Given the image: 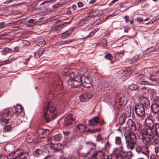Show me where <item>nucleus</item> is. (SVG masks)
<instances>
[{"mask_svg":"<svg viewBox=\"0 0 159 159\" xmlns=\"http://www.w3.org/2000/svg\"><path fill=\"white\" fill-rule=\"evenodd\" d=\"M142 147L139 146H137L135 148V150L138 153H141L142 151Z\"/></svg>","mask_w":159,"mask_h":159,"instance_id":"obj_44","label":"nucleus"},{"mask_svg":"<svg viewBox=\"0 0 159 159\" xmlns=\"http://www.w3.org/2000/svg\"><path fill=\"white\" fill-rule=\"evenodd\" d=\"M115 143L116 145H120L119 149L120 151H122L123 150V147L121 145V140L120 137L116 136L115 137Z\"/></svg>","mask_w":159,"mask_h":159,"instance_id":"obj_21","label":"nucleus"},{"mask_svg":"<svg viewBox=\"0 0 159 159\" xmlns=\"http://www.w3.org/2000/svg\"><path fill=\"white\" fill-rule=\"evenodd\" d=\"M151 69V68H145L144 70V73H145V72L146 73L145 75H147V74H149L150 73V70Z\"/></svg>","mask_w":159,"mask_h":159,"instance_id":"obj_48","label":"nucleus"},{"mask_svg":"<svg viewBox=\"0 0 159 159\" xmlns=\"http://www.w3.org/2000/svg\"><path fill=\"white\" fill-rule=\"evenodd\" d=\"M150 79L153 81H157L159 80V74L158 75H150Z\"/></svg>","mask_w":159,"mask_h":159,"instance_id":"obj_33","label":"nucleus"},{"mask_svg":"<svg viewBox=\"0 0 159 159\" xmlns=\"http://www.w3.org/2000/svg\"><path fill=\"white\" fill-rule=\"evenodd\" d=\"M45 134V132L44 130H43L42 129H40L38 130V134H40L41 135H44Z\"/></svg>","mask_w":159,"mask_h":159,"instance_id":"obj_49","label":"nucleus"},{"mask_svg":"<svg viewBox=\"0 0 159 159\" xmlns=\"http://www.w3.org/2000/svg\"><path fill=\"white\" fill-rule=\"evenodd\" d=\"M129 88L132 90H135L138 89V86L135 84H132L129 85Z\"/></svg>","mask_w":159,"mask_h":159,"instance_id":"obj_34","label":"nucleus"},{"mask_svg":"<svg viewBox=\"0 0 159 159\" xmlns=\"http://www.w3.org/2000/svg\"><path fill=\"white\" fill-rule=\"evenodd\" d=\"M45 44V42L44 39L41 37L40 39L38 41V45L40 47H43Z\"/></svg>","mask_w":159,"mask_h":159,"instance_id":"obj_32","label":"nucleus"},{"mask_svg":"<svg viewBox=\"0 0 159 159\" xmlns=\"http://www.w3.org/2000/svg\"><path fill=\"white\" fill-rule=\"evenodd\" d=\"M15 115H16V116H19L20 114L23 113L22 108L21 105H17L14 107Z\"/></svg>","mask_w":159,"mask_h":159,"instance_id":"obj_17","label":"nucleus"},{"mask_svg":"<svg viewBox=\"0 0 159 159\" xmlns=\"http://www.w3.org/2000/svg\"><path fill=\"white\" fill-rule=\"evenodd\" d=\"M5 26V25L4 22L0 23V29L4 28Z\"/></svg>","mask_w":159,"mask_h":159,"instance_id":"obj_52","label":"nucleus"},{"mask_svg":"<svg viewBox=\"0 0 159 159\" xmlns=\"http://www.w3.org/2000/svg\"><path fill=\"white\" fill-rule=\"evenodd\" d=\"M92 97V95L90 93H86L79 97L80 100L84 102L88 101Z\"/></svg>","mask_w":159,"mask_h":159,"instance_id":"obj_12","label":"nucleus"},{"mask_svg":"<svg viewBox=\"0 0 159 159\" xmlns=\"http://www.w3.org/2000/svg\"><path fill=\"white\" fill-rule=\"evenodd\" d=\"M20 47L19 46H16L14 48V51L15 52H18L19 51Z\"/></svg>","mask_w":159,"mask_h":159,"instance_id":"obj_58","label":"nucleus"},{"mask_svg":"<svg viewBox=\"0 0 159 159\" xmlns=\"http://www.w3.org/2000/svg\"><path fill=\"white\" fill-rule=\"evenodd\" d=\"M98 123L102 125L103 124V120L98 116H95L89 121V125L90 126H95L97 125Z\"/></svg>","mask_w":159,"mask_h":159,"instance_id":"obj_7","label":"nucleus"},{"mask_svg":"<svg viewBox=\"0 0 159 159\" xmlns=\"http://www.w3.org/2000/svg\"><path fill=\"white\" fill-rule=\"evenodd\" d=\"M116 159H131L127 157H124L121 155H119L116 156Z\"/></svg>","mask_w":159,"mask_h":159,"instance_id":"obj_38","label":"nucleus"},{"mask_svg":"<svg viewBox=\"0 0 159 159\" xmlns=\"http://www.w3.org/2000/svg\"><path fill=\"white\" fill-rule=\"evenodd\" d=\"M74 120L73 117V115L72 114H70L65 118L63 124L64 127H67L71 125Z\"/></svg>","mask_w":159,"mask_h":159,"instance_id":"obj_9","label":"nucleus"},{"mask_svg":"<svg viewBox=\"0 0 159 159\" xmlns=\"http://www.w3.org/2000/svg\"><path fill=\"white\" fill-rule=\"evenodd\" d=\"M43 51L42 50H39L34 53V57L36 58H38L42 54Z\"/></svg>","mask_w":159,"mask_h":159,"instance_id":"obj_30","label":"nucleus"},{"mask_svg":"<svg viewBox=\"0 0 159 159\" xmlns=\"http://www.w3.org/2000/svg\"><path fill=\"white\" fill-rule=\"evenodd\" d=\"M96 32V31L95 30L92 31L85 38H84V39L86 38L87 37H91Z\"/></svg>","mask_w":159,"mask_h":159,"instance_id":"obj_47","label":"nucleus"},{"mask_svg":"<svg viewBox=\"0 0 159 159\" xmlns=\"http://www.w3.org/2000/svg\"><path fill=\"white\" fill-rule=\"evenodd\" d=\"M90 20V18H89V16H87L84 18L80 20L78 23V25L79 26H82L84 25L87 23Z\"/></svg>","mask_w":159,"mask_h":159,"instance_id":"obj_25","label":"nucleus"},{"mask_svg":"<svg viewBox=\"0 0 159 159\" xmlns=\"http://www.w3.org/2000/svg\"><path fill=\"white\" fill-rule=\"evenodd\" d=\"M70 22H64L62 23H61L60 24H59L58 25V26H62V28H63L64 26H63V25H65V26L67 24H70Z\"/></svg>","mask_w":159,"mask_h":159,"instance_id":"obj_53","label":"nucleus"},{"mask_svg":"<svg viewBox=\"0 0 159 159\" xmlns=\"http://www.w3.org/2000/svg\"><path fill=\"white\" fill-rule=\"evenodd\" d=\"M12 127L11 125H8L6 126L3 128V129L5 131L7 132L11 130Z\"/></svg>","mask_w":159,"mask_h":159,"instance_id":"obj_39","label":"nucleus"},{"mask_svg":"<svg viewBox=\"0 0 159 159\" xmlns=\"http://www.w3.org/2000/svg\"><path fill=\"white\" fill-rule=\"evenodd\" d=\"M1 124L3 125H5L8 123V120L5 119H2L0 120Z\"/></svg>","mask_w":159,"mask_h":159,"instance_id":"obj_43","label":"nucleus"},{"mask_svg":"<svg viewBox=\"0 0 159 159\" xmlns=\"http://www.w3.org/2000/svg\"><path fill=\"white\" fill-rule=\"evenodd\" d=\"M52 156L51 154H48L44 157L43 159H51Z\"/></svg>","mask_w":159,"mask_h":159,"instance_id":"obj_51","label":"nucleus"},{"mask_svg":"<svg viewBox=\"0 0 159 159\" xmlns=\"http://www.w3.org/2000/svg\"><path fill=\"white\" fill-rule=\"evenodd\" d=\"M154 128H147L142 130V136H146L148 137H152L154 135Z\"/></svg>","mask_w":159,"mask_h":159,"instance_id":"obj_10","label":"nucleus"},{"mask_svg":"<svg viewBox=\"0 0 159 159\" xmlns=\"http://www.w3.org/2000/svg\"><path fill=\"white\" fill-rule=\"evenodd\" d=\"M52 102H48L45 107L44 108V116L45 120L49 122L56 116V111L55 105H53Z\"/></svg>","mask_w":159,"mask_h":159,"instance_id":"obj_1","label":"nucleus"},{"mask_svg":"<svg viewBox=\"0 0 159 159\" xmlns=\"http://www.w3.org/2000/svg\"><path fill=\"white\" fill-rule=\"evenodd\" d=\"M69 34L66 32L64 33L62 35V37L63 38H65L69 35Z\"/></svg>","mask_w":159,"mask_h":159,"instance_id":"obj_55","label":"nucleus"},{"mask_svg":"<svg viewBox=\"0 0 159 159\" xmlns=\"http://www.w3.org/2000/svg\"><path fill=\"white\" fill-rule=\"evenodd\" d=\"M105 57L108 60H111L112 58V56L111 54L107 53L105 56Z\"/></svg>","mask_w":159,"mask_h":159,"instance_id":"obj_42","label":"nucleus"},{"mask_svg":"<svg viewBox=\"0 0 159 159\" xmlns=\"http://www.w3.org/2000/svg\"><path fill=\"white\" fill-rule=\"evenodd\" d=\"M44 151L43 150L37 148L34 153V156L36 157H38L42 154Z\"/></svg>","mask_w":159,"mask_h":159,"instance_id":"obj_26","label":"nucleus"},{"mask_svg":"<svg viewBox=\"0 0 159 159\" xmlns=\"http://www.w3.org/2000/svg\"><path fill=\"white\" fill-rule=\"evenodd\" d=\"M131 73L128 71V70H125L124 71L123 73L120 77L121 80L123 81L126 80L131 75Z\"/></svg>","mask_w":159,"mask_h":159,"instance_id":"obj_19","label":"nucleus"},{"mask_svg":"<svg viewBox=\"0 0 159 159\" xmlns=\"http://www.w3.org/2000/svg\"><path fill=\"white\" fill-rule=\"evenodd\" d=\"M150 159H156V155L154 154H152L150 156Z\"/></svg>","mask_w":159,"mask_h":159,"instance_id":"obj_64","label":"nucleus"},{"mask_svg":"<svg viewBox=\"0 0 159 159\" xmlns=\"http://www.w3.org/2000/svg\"><path fill=\"white\" fill-rule=\"evenodd\" d=\"M155 150L156 156L159 157V148L157 147H156L155 148Z\"/></svg>","mask_w":159,"mask_h":159,"instance_id":"obj_46","label":"nucleus"},{"mask_svg":"<svg viewBox=\"0 0 159 159\" xmlns=\"http://www.w3.org/2000/svg\"><path fill=\"white\" fill-rule=\"evenodd\" d=\"M98 13L99 11L98 10H94L91 11L89 14V16H89V18H90V17H94L98 16Z\"/></svg>","mask_w":159,"mask_h":159,"instance_id":"obj_27","label":"nucleus"},{"mask_svg":"<svg viewBox=\"0 0 159 159\" xmlns=\"http://www.w3.org/2000/svg\"><path fill=\"white\" fill-rule=\"evenodd\" d=\"M153 138L152 139L153 142L156 144H157L159 143V139L158 138L157 139H153L154 135L152 136Z\"/></svg>","mask_w":159,"mask_h":159,"instance_id":"obj_50","label":"nucleus"},{"mask_svg":"<svg viewBox=\"0 0 159 159\" xmlns=\"http://www.w3.org/2000/svg\"><path fill=\"white\" fill-rule=\"evenodd\" d=\"M104 154L101 151H97V158L104 159Z\"/></svg>","mask_w":159,"mask_h":159,"instance_id":"obj_35","label":"nucleus"},{"mask_svg":"<svg viewBox=\"0 0 159 159\" xmlns=\"http://www.w3.org/2000/svg\"><path fill=\"white\" fill-rule=\"evenodd\" d=\"M91 157L92 159H98L97 158V151H95L91 155Z\"/></svg>","mask_w":159,"mask_h":159,"instance_id":"obj_41","label":"nucleus"},{"mask_svg":"<svg viewBox=\"0 0 159 159\" xmlns=\"http://www.w3.org/2000/svg\"><path fill=\"white\" fill-rule=\"evenodd\" d=\"M57 107H59L58 109H60L62 108L65 106V103L62 101H60L57 105Z\"/></svg>","mask_w":159,"mask_h":159,"instance_id":"obj_36","label":"nucleus"},{"mask_svg":"<svg viewBox=\"0 0 159 159\" xmlns=\"http://www.w3.org/2000/svg\"><path fill=\"white\" fill-rule=\"evenodd\" d=\"M52 0L45 1H43V2H42L40 4V5H42L44 4H45L49 3V2H52Z\"/></svg>","mask_w":159,"mask_h":159,"instance_id":"obj_56","label":"nucleus"},{"mask_svg":"<svg viewBox=\"0 0 159 159\" xmlns=\"http://www.w3.org/2000/svg\"><path fill=\"white\" fill-rule=\"evenodd\" d=\"M149 148L147 146H143L142 147L141 152L145 155L148 158L149 157Z\"/></svg>","mask_w":159,"mask_h":159,"instance_id":"obj_20","label":"nucleus"},{"mask_svg":"<svg viewBox=\"0 0 159 159\" xmlns=\"http://www.w3.org/2000/svg\"><path fill=\"white\" fill-rule=\"evenodd\" d=\"M63 147V145L61 143L53 144L52 143L51 148L53 150L54 152H56L61 150Z\"/></svg>","mask_w":159,"mask_h":159,"instance_id":"obj_13","label":"nucleus"},{"mask_svg":"<svg viewBox=\"0 0 159 159\" xmlns=\"http://www.w3.org/2000/svg\"><path fill=\"white\" fill-rule=\"evenodd\" d=\"M86 129V126L85 124L82 123L78 124L75 126L74 132L76 135L78 136L84 132Z\"/></svg>","mask_w":159,"mask_h":159,"instance_id":"obj_8","label":"nucleus"},{"mask_svg":"<svg viewBox=\"0 0 159 159\" xmlns=\"http://www.w3.org/2000/svg\"><path fill=\"white\" fill-rule=\"evenodd\" d=\"M25 153L26 152L23 150L18 149L10 153L6 157L8 159H25Z\"/></svg>","mask_w":159,"mask_h":159,"instance_id":"obj_4","label":"nucleus"},{"mask_svg":"<svg viewBox=\"0 0 159 159\" xmlns=\"http://www.w3.org/2000/svg\"><path fill=\"white\" fill-rule=\"evenodd\" d=\"M96 140L98 142L102 143L103 139L101 135L100 134H98L96 137Z\"/></svg>","mask_w":159,"mask_h":159,"instance_id":"obj_40","label":"nucleus"},{"mask_svg":"<svg viewBox=\"0 0 159 159\" xmlns=\"http://www.w3.org/2000/svg\"><path fill=\"white\" fill-rule=\"evenodd\" d=\"M10 49L7 48H6L3 50V51L5 52L6 53L9 52L10 51Z\"/></svg>","mask_w":159,"mask_h":159,"instance_id":"obj_60","label":"nucleus"},{"mask_svg":"<svg viewBox=\"0 0 159 159\" xmlns=\"http://www.w3.org/2000/svg\"><path fill=\"white\" fill-rule=\"evenodd\" d=\"M151 108L154 113H157L159 111V105L157 103L153 104L151 106Z\"/></svg>","mask_w":159,"mask_h":159,"instance_id":"obj_22","label":"nucleus"},{"mask_svg":"<svg viewBox=\"0 0 159 159\" xmlns=\"http://www.w3.org/2000/svg\"><path fill=\"white\" fill-rule=\"evenodd\" d=\"M100 129H89L88 130V132H90L92 133H94L97 132L98 131H99Z\"/></svg>","mask_w":159,"mask_h":159,"instance_id":"obj_45","label":"nucleus"},{"mask_svg":"<svg viewBox=\"0 0 159 159\" xmlns=\"http://www.w3.org/2000/svg\"><path fill=\"white\" fill-rule=\"evenodd\" d=\"M65 75H69L70 77H72L73 79V87L79 88L82 85V81L84 76L81 77L78 72L75 70H70L68 72L65 74Z\"/></svg>","mask_w":159,"mask_h":159,"instance_id":"obj_2","label":"nucleus"},{"mask_svg":"<svg viewBox=\"0 0 159 159\" xmlns=\"http://www.w3.org/2000/svg\"><path fill=\"white\" fill-rule=\"evenodd\" d=\"M127 124L129 127L133 131L139 130L140 125L138 122H135L130 119H129L127 122Z\"/></svg>","mask_w":159,"mask_h":159,"instance_id":"obj_5","label":"nucleus"},{"mask_svg":"<svg viewBox=\"0 0 159 159\" xmlns=\"http://www.w3.org/2000/svg\"><path fill=\"white\" fill-rule=\"evenodd\" d=\"M1 65L6 64L9 63L8 61L7 60L1 62Z\"/></svg>","mask_w":159,"mask_h":159,"instance_id":"obj_61","label":"nucleus"},{"mask_svg":"<svg viewBox=\"0 0 159 159\" xmlns=\"http://www.w3.org/2000/svg\"><path fill=\"white\" fill-rule=\"evenodd\" d=\"M116 98L117 102H120V104L122 105V103L125 99V95L121 93L117 94L116 96Z\"/></svg>","mask_w":159,"mask_h":159,"instance_id":"obj_18","label":"nucleus"},{"mask_svg":"<svg viewBox=\"0 0 159 159\" xmlns=\"http://www.w3.org/2000/svg\"><path fill=\"white\" fill-rule=\"evenodd\" d=\"M89 77L86 76L84 78V80L82 81V85L85 88H88L91 85V80L89 79Z\"/></svg>","mask_w":159,"mask_h":159,"instance_id":"obj_15","label":"nucleus"},{"mask_svg":"<svg viewBox=\"0 0 159 159\" xmlns=\"http://www.w3.org/2000/svg\"><path fill=\"white\" fill-rule=\"evenodd\" d=\"M154 135L159 138V123H157L155 124Z\"/></svg>","mask_w":159,"mask_h":159,"instance_id":"obj_28","label":"nucleus"},{"mask_svg":"<svg viewBox=\"0 0 159 159\" xmlns=\"http://www.w3.org/2000/svg\"><path fill=\"white\" fill-rule=\"evenodd\" d=\"M142 141L143 143L146 145L152 139V137H148L146 136H142Z\"/></svg>","mask_w":159,"mask_h":159,"instance_id":"obj_23","label":"nucleus"},{"mask_svg":"<svg viewBox=\"0 0 159 159\" xmlns=\"http://www.w3.org/2000/svg\"><path fill=\"white\" fill-rule=\"evenodd\" d=\"M77 5L79 7H81L83 6V3L81 2H77Z\"/></svg>","mask_w":159,"mask_h":159,"instance_id":"obj_57","label":"nucleus"},{"mask_svg":"<svg viewBox=\"0 0 159 159\" xmlns=\"http://www.w3.org/2000/svg\"><path fill=\"white\" fill-rule=\"evenodd\" d=\"M137 21L139 22H141L143 21V19L141 17H138L137 19Z\"/></svg>","mask_w":159,"mask_h":159,"instance_id":"obj_63","label":"nucleus"},{"mask_svg":"<svg viewBox=\"0 0 159 159\" xmlns=\"http://www.w3.org/2000/svg\"><path fill=\"white\" fill-rule=\"evenodd\" d=\"M62 138V136L61 134H58L57 135H54L53 137H52L51 140L52 143L53 141H60Z\"/></svg>","mask_w":159,"mask_h":159,"instance_id":"obj_24","label":"nucleus"},{"mask_svg":"<svg viewBox=\"0 0 159 159\" xmlns=\"http://www.w3.org/2000/svg\"><path fill=\"white\" fill-rule=\"evenodd\" d=\"M125 117L123 114L120 115L119 118V122L120 124L122 125L123 124L125 121Z\"/></svg>","mask_w":159,"mask_h":159,"instance_id":"obj_31","label":"nucleus"},{"mask_svg":"<svg viewBox=\"0 0 159 159\" xmlns=\"http://www.w3.org/2000/svg\"><path fill=\"white\" fill-rule=\"evenodd\" d=\"M63 134L64 136H67L69 135L70 132L67 131H63Z\"/></svg>","mask_w":159,"mask_h":159,"instance_id":"obj_59","label":"nucleus"},{"mask_svg":"<svg viewBox=\"0 0 159 159\" xmlns=\"http://www.w3.org/2000/svg\"><path fill=\"white\" fill-rule=\"evenodd\" d=\"M140 102L139 104L142 105L144 107H147L150 105V102L148 99L145 97H141L139 99Z\"/></svg>","mask_w":159,"mask_h":159,"instance_id":"obj_11","label":"nucleus"},{"mask_svg":"<svg viewBox=\"0 0 159 159\" xmlns=\"http://www.w3.org/2000/svg\"><path fill=\"white\" fill-rule=\"evenodd\" d=\"M136 141L135 134L133 132H131L129 138H125V144L127 148L132 150L135 147Z\"/></svg>","mask_w":159,"mask_h":159,"instance_id":"obj_3","label":"nucleus"},{"mask_svg":"<svg viewBox=\"0 0 159 159\" xmlns=\"http://www.w3.org/2000/svg\"><path fill=\"white\" fill-rule=\"evenodd\" d=\"M145 122L147 128L152 129L154 128L155 127V124L154 123L153 120L150 118H147Z\"/></svg>","mask_w":159,"mask_h":159,"instance_id":"obj_14","label":"nucleus"},{"mask_svg":"<svg viewBox=\"0 0 159 159\" xmlns=\"http://www.w3.org/2000/svg\"><path fill=\"white\" fill-rule=\"evenodd\" d=\"M68 72V71H64V72L63 75L64 76H65V79L66 80H67L66 83L68 85H70L71 86V87H73V79L72 77H70L69 75H65V74L66 73H67Z\"/></svg>","mask_w":159,"mask_h":159,"instance_id":"obj_16","label":"nucleus"},{"mask_svg":"<svg viewBox=\"0 0 159 159\" xmlns=\"http://www.w3.org/2000/svg\"><path fill=\"white\" fill-rule=\"evenodd\" d=\"M142 82L143 83H141V82H140V84H147V85H148V84L149 85H152L151 83H149V82H148L147 81H142Z\"/></svg>","mask_w":159,"mask_h":159,"instance_id":"obj_54","label":"nucleus"},{"mask_svg":"<svg viewBox=\"0 0 159 159\" xmlns=\"http://www.w3.org/2000/svg\"><path fill=\"white\" fill-rule=\"evenodd\" d=\"M139 55H135L130 61V63L131 64H132L136 62L139 59Z\"/></svg>","mask_w":159,"mask_h":159,"instance_id":"obj_29","label":"nucleus"},{"mask_svg":"<svg viewBox=\"0 0 159 159\" xmlns=\"http://www.w3.org/2000/svg\"><path fill=\"white\" fill-rule=\"evenodd\" d=\"M74 41H75L74 39H68L67 40H65V41H62V42H61V44L63 45V44H68L69 43H71Z\"/></svg>","mask_w":159,"mask_h":159,"instance_id":"obj_37","label":"nucleus"},{"mask_svg":"<svg viewBox=\"0 0 159 159\" xmlns=\"http://www.w3.org/2000/svg\"><path fill=\"white\" fill-rule=\"evenodd\" d=\"M135 111L139 117L143 116L145 113V107L141 104H136L135 106Z\"/></svg>","mask_w":159,"mask_h":159,"instance_id":"obj_6","label":"nucleus"},{"mask_svg":"<svg viewBox=\"0 0 159 159\" xmlns=\"http://www.w3.org/2000/svg\"><path fill=\"white\" fill-rule=\"evenodd\" d=\"M124 19L126 23H128L129 22V17L128 16H125L124 17Z\"/></svg>","mask_w":159,"mask_h":159,"instance_id":"obj_62","label":"nucleus"}]
</instances>
